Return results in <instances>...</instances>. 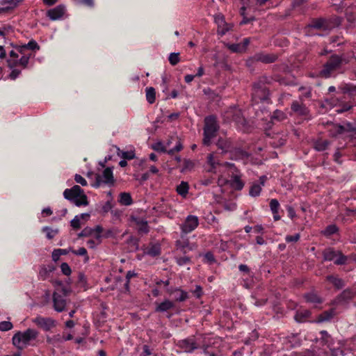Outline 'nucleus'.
I'll return each mask as SVG.
<instances>
[{
	"instance_id": "nucleus-37",
	"label": "nucleus",
	"mask_w": 356,
	"mask_h": 356,
	"mask_svg": "<svg viewBox=\"0 0 356 356\" xmlns=\"http://www.w3.org/2000/svg\"><path fill=\"white\" fill-rule=\"evenodd\" d=\"M217 146L219 149H222L223 152H227L230 150L231 143L227 139H219L217 143Z\"/></svg>"
},
{
	"instance_id": "nucleus-41",
	"label": "nucleus",
	"mask_w": 356,
	"mask_h": 356,
	"mask_svg": "<svg viewBox=\"0 0 356 356\" xmlns=\"http://www.w3.org/2000/svg\"><path fill=\"white\" fill-rule=\"evenodd\" d=\"M24 1V0H1L0 1L1 6H8V7H10L11 9H14L16 7L18 6V5Z\"/></svg>"
},
{
	"instance_id": "nucleus-48",
	"label": "nucleus",
	"mask_w": 356,
	"mask_h": 356,
	"mask_svg": "<svg viewBox=\"0 0 356 356\" xmlns=\"http://www.w3.org/2000/svg\"><path fill=\"white\" fill-rule=\"evenodd\" d=\"M246 6H243L240 9V14L243 16V20L241 22V24H246L251 21L254 20V17L248 18L245 16Z\"/></svg>"
},
{
	"instance_id": "nucleus-33",
	"label": "nucleus",
	"mask_w": 356,
	"mask_h": 356,
	"mask_svg": "<svg viewBox=\"0 0 356 356\" xmlns=\"http://www.w3.org/2000/svg\"><path fill=\"white\" fill-rule=\"evenodd\" d=\"M305 298L307 302L313 304H319L322 302V299L315 293H309L305 295Z\"/></svg>"
},
{
	"instance_id": "nucleus-16",
	"label": "nucleus",
	"mask_w": 356,
	"mask_h": 356,
	"mask_svg": "<svg viewBox=\"0 0 356 356\" xmlns=\"http://www.w3.org/2000/svg\"><path fill=\"white\" fill-rule=\"evenodd\" d=\"M176 140L177 142L175 147L169 150H167L166 146H165L161 143H157L156 144H155L153 147V149L158 152H167L170 155H173L175 152H179L183 149V145L180 140L176 138Z\"/></svg>"
},
{
	"instance_id": "nucleus-13",
	"label": "nucleus",
	"mask_w": 356,
	"mask_h": 356,
	"mask_svg": "<svg viewBox=\"0 0 356 356\" xmlns=\"http://www.w3.org/2000/svg\"><path fill=\"white\" fill-rule=\"evenodd\" d=\"M20 54L21 57L19 58H10L7 60L8 65L10 68L13 69L17 66H21L24 69L27 67L29 59L33 54L31 53Z\"/></svg>"
},
{
	"instance_id": "nucleus-26",
	"label": "nucleus",
	"mask_w": 356,
	"mask_h": 356,
	"mask_svg": "<svg viewBox=\"0 0 356 356\" xmlns=\"http://www.w3.org/2000/svg\"><path fill=\"white\" fill-rule=\"evenodd\" d=\"M174 303L169 300H165L163 302L160 303L156 308V312H167L174 307Z\"/></svg>"
},
{
	"instance_id": "nucleus-61",
	"label": "nucleus",
	"mask_w": 356,
	"mask_h": 356,
	"mask_svg": "<svg viewBox=\"0 0 356 356\" xmlns=\"http://www.w3.org/2000/svg\"><path fill=\"white\" fill-rule=\"evenodd\" d=\"M94 230V234L93 235L95 236V237L96 238V239L97 241H99V239H101V233L103 230L102 227H100V226H97L95 227V229H93Z\"/></svg>"
},
{
	"instance_id": "nucleus-47",
	"label": "nucleus",
	"mask_w": 356,
	"mask_h": 356,
	"mask_svg": "<svg viewBox=\"0 0 356 356\" xmlns=\"http://www.w3.org/2000/svg\"><path fill=\"white\" fill-rule=\"evenodd\" d=\"M138 231L141 234H147L149 232V226L146 221L138 222Z\"/></svg>"
},
{
	"instance_id": "nucleus-29",
	"label": "nucleus",
	"mask_w": 356,
	"mask_h": 356,
	"mask_svg": "<svg viewBox=\"0 0 356 356\" xmlns=\"http://www.w3.org/2000/svg\"><path fill=\"white\" fill-rule=\"evenodd\" d=\"M334 316V310L331 309L321 314L317 319L319 323L330 321Z\"/></svg>"
},
{
	"instance_id": "nucleus-38",
	"label": "nucleus",
	"mask_w": 356,
	"mask_h": 356,
	"mask_svg": "<svg viewBox=\"0 0 356 356\" xmlns=\"http://www.w3.org/2000/svg\"><path fill=\"white\" fill-rule=\"evenodd\" d=\"M145 92L147 101L149 104H153L156 100L155 89L153 87H149L146 88Z\"/></svg>"
},
{
	"instance_id": "nucleus-8",
	"label": "nucleus",
	"mask_w": 356,
	"mask_h": 356,
	"mask_svg": "<svg viewBox=\"0 0 356 356\" xmlns=\"http://www.w3.org/2000/svg\"><path fill=\"white\" fill-rule=\"evenodd\" d=\"M115 182L113 170L111 168H105L102 175H97L95 187H99L103 184L113 186Z\"/></svg>"
},
{
	"instance_id": "nucleus-56",
	"label": "nucleus",
	"mask_w": 356,
	"mask_h": 356,
	"mask_svg": "<svg viewBox=\"0 0 356 356\" xmlns=\"http://www.w3.org/2000/svg\"><path fill=\"white\" fill-rule=\"evenodd\" d=\"M60 269H61L62 273L65 275H70L72 273L70 266L67 263H65V262L60 265Z\"/></svg>"
},
{
	"instance_id": "nucleus-44",
	"label": "nucleus",
	"mask_w": 356,
	"mask_h": 356,
	"mask_svg": "<svg viewBox=\"0 0 356 356\" xmlns=\"http://www.w3.org/2000/svg\"><path fill=\"white\" fill-rule=\"evenodd\" d=\"M261 191V186L257 183H254L250 188L249 194L252 197L259 196Z\"/></svg>"
},
{
	"instance_id": "nucleus-5",
	"label": "nucleus",
	"mask_w": 356,
	"mask_h": 356,
	"mask_svg": "<svg viewBox=\"0 0 356 356\" xmlns=\"http://www.w3.org/2000/svg\"><path fill=\"white\" fill-rule=\"evenodd\" d=\"M218 125L215 117L209 116L204 120L203 143L209 145L211 140L216 136Z\"/></svg>"
},
{
	"instance_id": "nucleus-23",
	"label": "nucleus",
	"mask_w": 356,
	"mask_h": 356,
	"mask_svg": "<svg viewBox=\"0 0 356 356\" xmlns=\"http://www.w3.org/2000/svg\"><path fill=\"white\" fill-rule=\"evenodd\" d=\"M231 186L235 190L240 191L244 186V182L241 179V175L238 174L232 175L229 180Z\"/></svg>"
},
{
	"instance_id": "nucleus-20",
	"label": "nucleus",
	"mask_w": 356,
	"mask_h": 356,
	"mask_svg": "<svg viewBox=\"0 0 356 356\" xmlns=\"http://www.w3.org/2000/svg\"><path fill=\"white\" fill-rule=\"evenodd\" d=\"M215 22L218 26V33L224 35L229 30V25L225 23V17L222 15H216L214 17Z\"/></svg>"
},
{
	"instance_id": "nucleus-52",
	"label": "nucleus",
	"mask_w": 356,
	"mask_h": 356,
	"mask_svg": "<svg viewBox=\"0 0 356 356\" xmlns=\"http://www.w3.org/2000/svg\"><path fill=\"white\" fill-rule=\"evenodd\" d=\"M270 208L273 213H278L280 203L276 199H272L270 202Z\"/></svg>"
},
{
	"instance_id": "nucleus-46",
	"label": "nucleus",
	"mask_w": 356,
	"mask_h": 356,
	"mask_svg": "<svg viewBox=\"0 0 356 356\" xmlns=\"http://www.w3.org/2000/svg\"><path fill=\"white\" fill-rule=\"evenodd\" d=\"M42 232L46 233V236L49 239H52L58 233V229H52L49 227H43Z\"/></svg>"
},
{
	"instance_id": "nucleus-31",
	"label": "nucleus",
	"mask_w": 356,
	"mask_h": 356,
	"mask_svg": "<svg viewBox=\"0 0 356 356\" xmlns=\"http://www.w3.org/2000/svg\"><path fill=\"white\" fill-rule=\"evenodd\" d=\"M327 280L338 289H342L345 286L343 280L337 277L329 275L327 277Z\"/></svg>"
},
{
	"instance_id": "nucleus-42",
	"label": "nucleus",
	"mask_w": 356,
	"mask_h": 356,
	"mask_svg": "<svg viewBox=\"0 0 356 356\" xmlns=\"http://www.w3.org/2000/svg\"><path fill=\"white\" fill-rule=\"evenodd\" d=\"M70 252H72L75 255L83 256L85 262H88L89 260V256L88 255L87 250L85 248H79L77 250H74L71 248Z\"/></svg>"
},
{
	"instance_id": "nucleus-28",
	"label": "nucleus",
	"mask_w": 356,
	"mask_h": 356,
	"mask_svg": "<svg viewBox=\"0 0 356 356\" xmlns=\"http://www.w3.org/2000/svg\"><path fill=\"white\" fill-rule=\"evenodd\" d=\"M330 142L327 140L318 139L314 142V147L316 151L321 152L327 149Z\"/></svg>"
},
{
	"instance_id": "nucleus-43",
	"label": "nucleus",
	"mask_w": 356,
	"mask_h": 356,
	"mask_svg": "<svg viewBox=\"0 0 356 356\" xmlns=\"http://www.w3.org/2000/svg\"><path fill=\"white\" fill-rule=\"evenodd\" d=\"M286 118V115L280 110H275L272 116L271 120H276L278 122H281L284 120Z\"/></svg>"
},
{
	"instance_id": "nucleus-24",
	"label": "nucleus",
	"mask_w": 356,
	"mask_h": 356,
	"mask_svg": "<svg viewBox=\"0 0 356 356\" xmlns=\"http://www.w3.org/2000/svg\"><path fill=\"white\" fill-rule=\"evenodd\" d=\"M171 293L174 295L175 300L177 302H184L188 298V293L179 288L175 289Z\"/></svg>"
},
{
	"instance_id": "nucleus-51",
	"label": "nucleus",
	"mask_w": 356,
	"mask_h": 356,
	"mask_svg": "<svg viewBox=\"0 0 356 356\" xmlns=\"http://www.w3.org/2000/svg\"><path fill=\"white\" fill-rule=\"evenodd\" d=\"M354 295L355 293L353 291L350 289H346L341 293L340 297L344 300H348L352 299L354 297Z\"/></svg>"
},
{
	"instance_id": "nucleus-1",
	"label": "nucleus",
	"mask_w": 356,
	"mask_h": 356,
	"mask_svg": "<svg viewBox=\"0 0 356 356\" xmlns=\"http://www.w3.org/2000/svg\"><path fill=\"white\" fill-rule=\"evenodd\" d=\"M348 63L349 60L343 54H333L323 65L322 69L319 72V76L325 79L335 76L337 73L344 72L343 67Z\"/></svg>"
},
{
	"instance_id": "nucleus-53",
	"label": "nucleus",
	"mask_w": 356,
	"mask_h": 356,
	"mask_svg": "<svg viewBox=\"0 0 356 356\" xmlns=\"http://www.w3.org/2000/svg\"><path fill=\"white\" fill-rule=\"evenodd\" d=\"M93 234H94L93 229H91L90 227H86L78 234V236L79 238L83 237V236H90L93 235Z\"/></svg>"
},
{
	"instance_id": "nucleus-59",
	"label": "nucleus",
	"mask_w": 356,
	"mask_h": 356,
	"mask_svg": "<svg viewBox=\"0 0 356 356\" xmlns=\"http://www.w3.org/2000/svg\"><path fill=\"white\" fill-rule=\"evenodd\" d=\"M71 226L74 229H79L81 227V223H80V219L79 216H76L72 220H71Z\"/></svg>"
},
{
	"instance_id": "nucleus-49",
	"label": "nucleus",
	"mask_w": 356,
	"mask_h": 356,
	"mask_svg": "<svg viewBox=\"0 0 356 356\" xmlns=\"http://www.w3.org/2000/svg\"><path fill=\"white\" fill-rule=\"evenodd\" d=\"M168 60L170 63L175 66L180 61L179 53H171L169 55Z\"/></svg>"
},
{
	"instance_id": "nucleus-64",
	"label": "nucleus",
	"mask_w": 356,
	"mask_h": 356,
	"mask_svg": "<svg viewBox=\"0 0 356 356\" xmlns=\"http://www.w3.org/2000/svg\"><path fill=\"white\" fill-rule=\"evenodd\" d=\"M295 356H316L314 351L307 350L304 352L296 353Z\"/></svg>"
},
{
	"instance_id": "nucleus-7",
	"label": "nucleus",
	"mask_w": 356,
	"mask_h": 356,
	"mask_svg": "<svg viewBox=\"0 0 356 356\" xmlns=\"http://www.w3.org/2000/svg\"><path fill=\"white\" fill-rule=\"evenodd\" d=\"M323 257L325 261H334L337 265L345 264L348 257L343 254L339 250H336L333 248H327L323 252Z\"/></svg>"
},
{
	"instance_id": "nucleus-40",
	"label": "nucleus",
	"mask_w": 356,
	"mask_h": 356,
	"mask_svg": "<svg viewBox=\"0 0 356 356\" xmlns=\"http://www.w3.org/2000/svg\"><path fill=\"white\" fill-rule=\"evenodd\" d=\"M188 184L187 182L181 181V184L177 187V192L179 195L185 197L188 192Z\"/></svg>"
},
{
	"instance_id": "nucleus-18",
	"label": "nucleus",
	"mask_w": 356,
	"mask_h": 356,
	"mask_svg": "<svg viewBox=\"0 0 356 356\" xmlns=\"http://www.w3.org/2000/svg\"><path fill=\"white\" fill-rule=\"evenodd\" d=\"M277 56L275 54L259 53L253 56V59L264 63H271L277 60Z\"/></svg>"
},
{
	"instance_id": "nucleus-34",
	"label": "nucleus",
	"mask_w": 356,
	"mask_h": 356,
	"mask_svg": "<svg viewBox=\"0 0 356 356\" xmlns=\"http://www.w3.org/2000/svg\"><path fill=\"white\" fill-rule=\"evenodd\" d=\"M117 155L126 160H131L135 157V153L134 151H123L120 148H117Z\"/></svg>"
},
{
	"instance_id": "nucleus-57",
	"label": "nucleus",
	"mask_w": 356,
	"mask_h": 356,
	"mask_svg": "<svg viewBox=\"0 0 356 356\" xmlns=\"http://www.w3.org/2000/svg\"><path fill=\"white\" fill-rule=\"evenodd\" d=\"M300 238V234H296L294 235H287L285 237V241L287 243L297 242Z\"/></svg>"
},
{
	"instance_id": "nucleus-22",
	"label": "nucleus",
	"mask_w": 356,
	"mask_h": 356,
	"mask_svg": "<svg viewBox=\"0 0 356 356\" xmlns=\"http://www.w3.org/2000/svg\"><path fill=\"white\" fill-rule=\"evenodd\" d=\"M39 49L40 47L38 43L35 40H30L27 44L18 47L17 50L19 54H27L26 51L28 49L38 50Z\"/></svg>"
},
{
	"instance_id": "nucleus-30",
	"label": "nucleus",
	"mask_w": 356,
	"mask_h": 356,
	"mask_svg": "<svg viewBox=\"0 0 356 356\" xmlns=\"http://www.w3.org/2000/svg\"><path fill=\"white\" fill-rule=\"evenodd\" d=\"M340 88L343 94H348L350 96H353L356 93V86L351 83H346Z\"/></svg>"
},
{
	"instance_id": "nucleus-27",
	"label": "nucleus",
	"mask_w": 356,
	"mask_h": 356,
	"mask_svg": "<svg viewBox=\"0 0 356 356\" xmlns=\"http://www.w3.org/2000/svg\"><path fill=\"white\" fill-rule=\"evenodd\" d=\"M349 130L344 126L340 124H333L332 129L330 130V135L332 136H337L339 134H344Z\"/></svg>"
},
{
	"instance_id": "nucleus-3",
	"label": "nucleus",
	"mask_w": 356,
	"mask_h": 356,
	"mask_svg": "<svg viewBox=\"0 0 356 356\" xmlns=\"http://www.w3.org/2000/svg\"><path fill=\"white\" fill-rule=\"evenodd\" d=\"M39 333L34 329L29 328L24 332H17L13 337V345L19 350L26 348L31 341L35 340Z\"/></svg>"
},
{
	"instance_id": "nucleus-9",
	"label": "nucleus",
	"mask_w": 356,
	"mask_h": 356,
	"mask_svg": "<svg viewBox=\"0 0 356 356\" xmlns=\"http://www.w3.org/2000/svg\"><path fill=\"white\" fill-rule=\"evenodd\" d=\"M32 322L44 331H49L52 328H54L57 325L56 321L54 318L50 317H42L41 316H38L33 318Z\"/></svg>"
},
{
	"instance_id": "nucleus-17",
	"label": "nucleus",
	"mask_w": 356,
	"mask_h": 356,
	"mask_svg": "<svg viewBox=\"0 0 356 356\" xmlns=\"http://www.w3.org/2000/svg\"><path fill=\"white\" fill-rule=\"evenodd\" d=\"M291 108L294 113L299 115L307 116L309 113V109L302 102L293 101L291 104Z\"/></svg>"
},
{
	"instance_id": "nucleus-60",
	"label": "nucleus",
	"mask_w": 356,
	"mask_h": 356,
	"mask_svg": "<svg viewBox=\"0 0 356 356\" xmlns=\"http://www.w3.org/2000/svg\"><path fill=\"white\" fill-rule=\"evenodd\" d=\"M191 292L197 298H200L202 296V288L200 285H196L195 289Z\"/></svg>"
},
{
	"instance_id": "nucleus-12",
	"label": "nucleus",
	"mask_w": 356,
	"mask_h": 356,
	"mask_svg": "<svg viewBox=\"0 0 356 356\" xmlns=\"http://www.w3.org/2000/svg\"><path fill=\"white\" fill-rule=\"evenodd\" d=\"M333 25L324 18L313 19L311 23L305 27V32L307 33L311 29L325 31L331 29Z\"/></svg>"
},
{
	"instance_id": "nucleus-25",
	"label": "nucleus",
	"mask_w": 356,
	"mask_h": 356,
	"mask_svg": "<svg viewBox=\"0 0 356 356\" xmlns=\"http://www.w3.org/2000/svg\"><path fill=\"white\" fill-rule=\"evenodd\" d=\"M250 154L241 149H236L233 152H232V159L236 160H246L248 159Z\"/></svg>"
},
{
	"instance_id": "nucleus-2",
	"label": "nucleus",
	"mask_w": 356,
	"mask_h": 356,
	"mask_svg": "<svg viewBox=\"0 0 356 356\" xmlns=\"http://www.w3.org/2000/svg\"><path fill=\"white\" fill-rule=\"evenodd\" d=\"M270 83V79L267 76H261L257 82L253 85L252 99L255 103L259 101H266L269 99V90L266 86Z\"/></svg>"
},
{
	"instance_id": "nucleus-10",
	"label": "nucleus",
	"mask_w": 356,
	"mask_h": 356,
	"mask_svg": "<svg viewBox=\"0 0 356 356\" xmlns=\"http://www.w3.org/2000/svg\"><path fill=\"white\" fill-rule=\"evenodd\" d=\"M199 225V219L196 216L189 215L181 225V234H187L195 230Z\"/></svg>"
},
{
	"instance_id": "nucleus-11",
	"label": "nucleus",
	"mask_w": 356,
	"mask_h": 356,
	"mask_svg": "<svg viewBox=\"0 0 356 356\" xmlns=\"http://www.w3.org/2000/svg\"><path fill=\"white\" fill-rule=\"evenodd\" d=\"M175 246L177 251L182 254H186L188 251H191L195 248L194 243H191L189 239L186 234H181L180 238L175 242Z\"/></svg>"
},
{
	"instance_id": "nucleus-15",
	"label": "nucleus",
	"mask_w": 356,
	"mask_h": 356,
	"mask_svg": "<svg viewBox=\"0 0 356 356\" xmlns=\"http://www.w3.org/2000/svg\"><path fill=\"white\" fill-rule=\"evenodd\" d=\"M53 307L57 312H62L65 311L66 307V300L63 295L54 292L52 296Z\"/></svg>"
},
{
	"instance_id": "nucleus-21",
	"label": "nucleus",
	"mask_w": 356,
	"mask_h": 356,
	"mask_svg": "<svg viewBox=\"0 0 356 356\" xmlns=\"http://www.w3.org/2000/svg\"><path fill=\"white\" fill-rule=\"evenodd\" d=\"M207 161H208V163L211 165V168L209 170V171L213 172H216V170L218 168V166L222 165L218 161H216V159H214L213 155L212 154H210L208 156ZM222 165L229 167V168H234V165L233 163H230L228 162H225Z\"/></svg>"
},
{
	"instance_id": "nucleus-62",
	"label": "nucleus",
	"mask_w": 356,
	"mask_h": 356,
	"mask_svg": "<svg viewBox=\"0 0 356 356\" xmlns=\"http://www.w3.org/2000/svg\"><path fill=\"white\" fill-rule=\"evenodd\" d=\"M47 341L49 343H55V342H63L64 341L63 337H61L60 334H57L54 336L51 339H47Z\"/></svg>"
},
{
	"instance_id": "nucleus-54",
	"label": "nucleus",
	"mask_w": 356,
	"mask_h": 356,
	"mask_svg": "<svg viewBox=\"0 0 356 356\" xmlns=\"http://www.w3.org/2000/svg\"><path fill=\"white\" fill-rule=\"evenodd\" d=\"M147 254L155 257L160 254V248L157 245H152L147 250Z\"/></svg>"
},
{
	"instance_id": "nucleus-50",
	"label": "nucleus",
	"mask_w": 356,
	"mask_h": 356,
	"mask_svg": "<svg viewBox=\"0 0 356 356\" xmlns=\"http://www.w3.org/2000/svg\"><path fill=\"white\" fill-rule=\"evenodd\" d=\"M175 260L179 266H184L191 262V258L188 256L176 257Z\"/></svg>"
},
{
	"instance_id": "nucleus-4",
	"label": "nucleus",
	"mask_w": 356,
	"mask_h": 356,
	"mask_svg": "<svg viewBox=\"0 0 356 356\" xmlns=\"http://www.w3.org/2000/svg\"><path fill=\"white\" fill-rule=\"evenodd\" d=\"M63 196L65 199L78 207L87 206L88 204L87 196L85 195L83 189L78 185H75L71 188L65 189L63 192Z\"/></svg>"
},
{
	"instance_id": "nucleus-45",
	"label": "nucleus",
	"mask_w": 356,
	"mask_h": 356,
	"mask_svg": "<svg viewBox=\"0 0 356 356\" xmlns=\"http://www.w3.org/2000/svg\"><path fill=\"white\" fill-rule=\"evenodd\" d=\"M337 232L338 227L335 225H330L323 231H322V234L325 236H330Z\"/></svg>"
},
{
	"instance_id": "nucleus-6",
	"label": "nucleus",
	"mask_w": 356,
	"mask_h": 356,
	"mask_svg": "<svg viewBox=\"0 0 356 356\" xmlns=\"http://www.w3.org/2000/svg\"><path fill=\"white\" fill-rule=\"evenodd\" d=\"M223 118L227 122H234L238 126L244 127L246 124V120L241 110L236 106L230 107L225 111Z\"/></svg>"
},
{
	"instance_id": "nucleus-19",
	"label": "nucleus",
	"mask_w": 356,
	"mask_h": 356,
	"mask_svg": "<svg viewBox=\"0 0 356 356\" xmlns=\"http://www.w3.org/2000/svg\"><path fill=\"white\" fill-rule=\"evenodd\" d=\"M179 346L186 353H191L197 348V345L193 339H186L179 341Z\"/></svg>"
},
{
	"instance_id": "nucleus-35",
	"label": "nucleus",
	"mask_w": 356,
	"mask_h": 356,
	"mask_svg": "<svg viewBox=\"0 0 356 356\" xmlns=\"http://www.w3.org/2000/svg\"><path fill=\"white\" fill-rule=\"evenodd\" d=\"M311 315V312L309 310H302V311H298L296 312V314L295 316V319L296 321L302 323L304 322Z\"/></svg>"
},
{
	"instance_id": "nucleus-14",
	"label": "nucleus",
	"mask_w": 356,
	"mask_h": 356,
	"mask_svg": "<svg viewBox=\"0 0 356 356\" xmlns=\"http://www.w3.org/2000/svg\"><path fill=\"white\" fill-rule=\"evenodd\" d=\"M66 13V6L63 4L58 5L47 12V16L52 21L60 19Z\"/></svg>"
},
{
	"instance_id": "nucleus-39",
	"label": "nucleus",
	"mask_w": 356,
	"mask_h": 356,
	"mask_svg": "<svg viewBox=\"0 0 356 356\" xmlns=\"http://www.w3.org/2000/svg\"><path fill=\"white\" fill-rule=\"evenodd\" d=\"M300 91H302V94L300 96V102H303L305 99H308L312 97V89L307 87H300Z\"/></svg>"
},
{
	"instance_id": "nucleus-55",
	"label": "nucleus",
	"mask_w": 356,
	"mask_h": 356,
	"mask_svg": "<svg viewBox=\"0 0 356 356\" xmlns=\"http://www.w3.org/2000/svg\"><path fill=\"white\" fill-rule=\"evenodd\" d=\"M13 328V324L10 321H1L0 322V330L1 331H8Z\"/></svg>"
},
{
	"instance_id": "nucleus-63",
	"label": "nucleus",
	"mask_w": 356,
	"mask_h": 356,
	"mask_svg": "<svg viewBox=\"0 0 356 356\" xmlns=\"http://www.w3.org/2000/svg\"><path fill=\"white\" fill-rule=\"evenodd\" d=\"M321 334L322 337V340L324 341L325 344H327V346H329L328 341L329 339H330V336L329 335L327 332L325 330H323L321 332Z\"/></svg>"
},
{
	"instance_id": "nucleus-36",
	"label": "nucleus",
	"mask_w": 356,
	"mask_h": 356,
	"mask_svg": "<svg viewBox=\"0 0 356 356\" xmlns=\"http://www.w3.org/2000/svg\"><path fill=\"white\" fill-rule=\"evenodd\" d=\"M71 251V248L67 249H56L52 252V259L57 261L61 255L67 254Z\"/></svg>"
},
{
	"instance_id": "nucleus-32",
	"label": "nucleus",
	"mask_w": 356,
	"mask_h": 356,
	"mask_svg": "<svg viewBox=\"0 0 356 356\" xmlns=\"http://www.w3.org/2000/svg\"><path fill=\"white\" fill-rule=\"evenodd\" d=\"M119 202L125 206L131 205L133 202L131 196L129 193H121L120 194Z\"/></svg>"
},
{
	"instance_id": "nucleus-58",
	"label": "nucleus",
	"mask_w": 356,
	"mask_h": 356,
	"mask_svg": "<svg viewBox=\"0 0 356 356\" xmlns=\"http://www.w3.org/2000/svg\"><path fill=\"white\" fill-rule=\"evenodd\" d=\"M74 180L76 183L81 184L83 186H87L88 183L85 178L81 175L76 174L74 176Z\"/></svg>"
}]
</instances>
